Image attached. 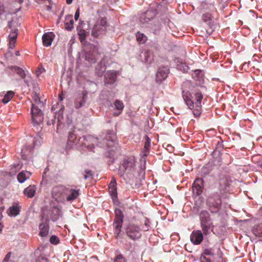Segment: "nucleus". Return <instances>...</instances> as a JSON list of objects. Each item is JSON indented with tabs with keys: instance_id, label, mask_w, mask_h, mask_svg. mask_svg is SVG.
<instances>
[{
	"instance_id": "nucleus-1",
	"label": "nucleus",
	"mask_w": 262,
	"mask_h": 262,
	"mask_svg": "<svg viewBox=\"0 0 262 262\" xmlns=\"http://www.w3.org/2000/svg\"><path fill=\"white\" fill-rule=\"evenodd\" d=\"M145 167L137 164L134 158L124 159L119 167L118 174L126 183H130L136 179H143L145 176Z\"/></svg>"
},
{
	"instance_id": "nucleus-2",
	"label": "nucleus",
	"mask_w": 262,
	"mask_h": 262,
	"mask_svg": "<svg viewBox=\"0 0 262 262\" xmlns=\"http://www.w3.org/2000/svg\"><path fill=\"white\" fill-rule=\"evenodd\" d=\"M227 186L226 181L221 179L211 189L206 201V206L211 213H217L220 210L222 204L221 198L226 193Z\"/></svg>"
},
{
	"instance_id": "nucleus-3",
	"label": "nucleus",
	"mask_w": 262,
	"mask_h": 262,
	"mask_svg": "<svg viewBox=\"0 0 262 262\" xmlns=\"http://www.w3.org/2000/svg\"><path fill=\"white\" fill-rule=\"evenodd\" d=\"M195 99L196 102H194L191 100V94L188 91H183L182 96L185 104L190 110L194 108V104L195 105V109L193 111V114L195 116H199L201 114V102L203 98V95L200 90H196L195 94Z\"/></svg>"
},
{
	"instance_id": "nucleus-4",
	"label": "nucleus",
	"mask_w": 262,
	"mask_h": 262,
	"mask_svg": "<svg viewBox=\"0 0 262 262\" xmlns=\"http://www.w3.org/2000/svg\"><path fill=\"white\" fill-rule=\"evenodd\" d=\"M32 99L33 102L31 108L32 122L35 125H38L43 120V114L39 108V107H42L43 106V103L41 102L39 97L36 93L32 96Z\"/></svg>"
},
{
	"instance_id": "nucleus-5",
	"label": "nucleus",
	"mask_w": 262,
	"mask_h": 262,
	"mask_svg": "<svg viewBox=\"0 0 262 262\" xmlns=\"http://www.w3.org/2000/svg\"><path fill=\"white\" fill-rule=\"evenodd\" d=\"M123 219L124 215L122 211L120 209H116L115 210V219L113 224L116 238L119 236L121 232Z\"/></svg>"
},
{
	"instance_id": "nucleus-6",
	"label": "nucleus",
	"mask_w": 262,
	"mask_h": 262,
	"mask_svg": "<svg viewBox=\"0 0 262 262\" xmlns=\"http://www.w3.org/2000/svg\"><path fill=\"white\" fill-rule=\"evenodd\" d=\"M69 193V188L64 185H59L52 188V196L58 202L63 203Z\"/></svg>"
},
{
	"instance_id": "nucleus-7",
	"label": "nucleus",
	"mask_w": 262,
	"mask_h": 262,
	"mask_svg": "<svg viewBox=\"0 0 262 262\" xmlns=\"http://www.w3.org/2000/svg\"><path fill=\"white\" fill-rule=\"evenodd\" d=\"M19 25L14 20H12L9 23L10 29V34L9 35V47L11 49H13L15 47V43L17 37L18 27Z\"/></svg>"
},
{
	"instance_id": "nucleus-8",
	"label": "nucleus",
	"mask_w": 262,
	"mask_h": 262,
	"mask_svg": "<svg viewBox=\"0 0 262 262\" xmlns=\"http://www.w3.org/2000/svg\"><path fill=\"white\" fill-rule=\"evenodd\" d=\"M140 227L134 224H129L126 229V235L133 241L137 240L140 237Z\"/></svg>"
},
{
	"instance_id": "nucleus-9",
	"label": "nucleus",
	"mask_w": 262,
	"mask_h": 262,
	"mask_svg": "<svg viewBox=\"0 0 262 262\" xmlns=\"http://www.w3.org/2000/svg\"><path fill=\"white\" fill-rule=\"evenodd\" d=\"M88 92L86 91H82L79 93L74 100V107L78 109L82 107L86 101Z\"/></svg>"
},
{
	"instance_id": "nucleus-10",
	"label": "nucleus",
	"mask_w": 262,
	"mask_h": 262,
	"mask_svg": "<svg viewBox=\"0 0 262 262\" xmlns=\"http://www.w3.org/2000/svg\"><path fill=\"white\" fill-rule=\"evenodd\" d=\"M204 237L201 230H194L190 234V239L194 245H199L203 241Z\"/></svg>"
},
{
	"instance_id": "nucleus-11",
	"label": "nucleus",
	"mask_w": 262,
	"mask_h": 262,
	"mask_svg": "<svg viewBox=\"0 0 262 262\" xmlns=\"http://www.w3.org/2000/svg\"><path fill=\"white\" fill-rule=\"evenodd\" d=\"M192 188L194 194L196 196L200 195L202 193L204 188L203 179H196L192 184Z\"/></svg>"
},
{
	"instance_id": "nucleus-12",
	"label": "nucleus",
	"mask_w": 262,
	"mask_h": 262,
	"mask_svg": "<svg viewBox=\"0 0 262 262\" xmlns=\"http://www.w3.org/2000/svg\"><path fill=\"white\" fill-rule=\"evenodd\" d=\"M169 70L167 67H162L159 68L156 74V80L161 82L165 80L169 73Z\"/></svg>"
},
{
	"instance_id": "nucleus-13",
	"label": "nucleus",
	"mask_w": 262,
	"mask_h": 262,
	"mask_svg": "<svg viewBox=\"0 0 262 262\" xmlns=\"http://www.w3.org/2000/svg\"><path fill=\"white\" fill-rule=\"evenodd\" d=\"M200 224H213L210 213L206 210H202L200 213Z\"/></svg>"
},
{
	"instance_id": "nucleus-14",
	"label": "nucleus",
	"mask_w": 262,
	"mask_h": 262,
	"mask_svg": "<svg viewBox=\"0 0 262 262\" xmlns=\"http://www.w3.org/2000/svg\"><path fill=\"white\" fill-rule=\"evenodd\" d=\"M91 50L85 53V59L91 63H95L97 59V52L95 50L94 46H91Z\"/></svg>"
},
{
	"instance_id": "nucleus-15",
	"label": "nucleus",
	"mask_w": 262,
	"mask_h": 262,
	"mask_svg": "<svg viewBox=\"0 0 262 262\" xmlns=\"http://www.w3.org/2000/svg\"><path fill=\"white\" fill-rule=\"evenodd\" d=\"M55 37V34L52 32L45 33L42 37L43 46H50Z\"/></svg>"
},
{
	"instance_id": "nucleus-16",
	"label": "nucleus",
	"mask_w": 262,
	"mask_h": 262,
	"mask_svg": "<svg viewBox=\"0 0 262 262\" xmlns=\"http://www.w3.org/2000/svg\"><path fill=\"white\" fill-rule=\"evenodd\" d=\"M116 74L114 71H109L104 75L105 82L108 84H113L116 79Z\"/></svg>"
},
{
	"instance_id": "nucleus-17",
	"label": "nucleus",
	"mask_w": 262,
	"mask_h": 262,
	"mask_svg": "<svg viewBox=\"0 0 262 262\" xmlns=\"http://www.w3.org/2000/svg\"><path fill=\"white\" fill-rule=\"evenodd\" d=\"M61 216V211L57 206L51 207L50 217L53 221H57Z\"/></svg>"
},
{
	"instance_id": "nucleus-18",
	"label": "nucleus",
	"mask_w": 262,
	"mask_h": 262,
	"mask_svg": "<svg viewBox=\"0 0 262 262\" xmlns=\"http://www.w3.org/2000/svg\"><path fill=\"white\" fill-rule=\"evenodd\" d=\"M70 195L66 197V200L68 202H71L77 199L79 195V190L75 189H69Z\"/></svg>"
},
{
	"instance_id": "nucleus-19",
	"label": "nucleus",
	"mask_w": 262,
	"mask_h": 262,
	"mask_svg": "<svg viewBox=\"0 0 262 262\" xmlns=\"http://www.w3.org/2000/svg\"><path fill=\"white\" fill-rule=\"evenodd\" d=\"M66 30L71 31L74 27V20L72 15H68L66 16L64 22Z\"/></svg>"
},
{
	"instance_id": "nucleus-20",
	"label": "nucleus",
	"mask_w": 262,
	"mask_h": 262,
	"mask_svg": "<svg viewBox=\"0 0 262 262\" xmlns=\"http://www.w3.org/2000/svg\"><path fill=\"white\" fill-rule=\"evenodd\" d=\"M36 190L35 185H29L24 189V193L28 198H32L34 196Z\"/></svg>"
},
{
	"instance_id": "nucleus-21",
	"label": "nucleus",
	"mask_w": 262,
	"mask_h": 262,
	"mask_svg": "<svg viewBox=\"0 0 262 262\" xmlns=\"http://www.w3.org/2000/svg\"><path fill=\"white\" fill-rule=\"evenodd\" d=\"M39 228L40 229L39 235L41 237H45L48 234V224L47 223H40L39 225Z\"/></svg>"
},
{
	"instance_id": "nucleus-22",
	"label": "nucleus",
	"mask_w": 262,
	"mask_h": 262,
	"mask_svg": "<svg viewBox=\"0 0 262 262\" xmlns=\"http://www.w3.org/2000/svg\"><path fill=\"white\" fill-rule=\"evenodd\" d=\"M31 175V173L28 171H23L18 173L17 180L19 182L23 183L27 179H29Z\"/></svg>"
},
{
	"instance_id": "nucleus-23",
	"label": "nucleus",
	"mask_w": 262,
	"mask_h": 262,
	"mask_svg": "<svg viewBox=\"0 0 262 262\" xmlns=\"http://www.w3.org/2000/svg\"><path fill=\"white\" fill-rule=\"evenodd\" d=\"M200 226L202 228L201 231L204 237L209 235L211 233L210 229H212L214 227L213 224H200Z\"/></svg>"
},
{
	"instance_id": "nucleus-24",
	"label": "nucleus",
	"mask_w": 262,
	"mask_h": 262,
	"mask_svg": "<svg viewBox=\"0 0 262 262\" xmlns=\"http://www.w3.org/2000/svg\"><path fill=\"white\" fill-rule=\"evenodd\" d=\"M114 105L115 108L119 111L118 113H114L113 115L114 116H118L119 115L124 108V104L123 102L119 100H116L114 102Z\"/></svg>"
},
{
	"instance_id": "nucleus-25",
	"label": "nucleus",
	"mask_w": 262,
	"mask_h": 262,
	"mask_svg": "<svg viewBox=\"0 0 262 262\" xmlns=\"http://www.w3.org/2000/svg\"><path fill=\"white\" fill-rule=\"evenodd\" d=\"M20 207L18 205H13L10 207L8 210L9 215L16 216L19 213Z\"/></svg>"
},
{
	"instance_id": "nucleus-26",
	"label": "nucleus",
	"mask_w": 262,
	"mask_h": 262,
	"mask_svg": "<svg viewBox=\"0 0 262 262\" xmlns=\"http://www.w3.org/2000/svg\"><path fill=\"white\" fill-rule=\"evenodd\" d=\"M113 262H127V260L122 254L119 252L115 253V255L113 259Z\"/></svg>"
},
{
	"instance_id": "nucleus-27",
	"label": "nucleus",
	"mask_w": 262,
	"mask_h": 262,
	"mask_svg": "<svg viewBox=\"0 0 262 262\" xmlns=\"http://www.w3.org/2000/svg\"><path fill=\"white\" fill-rule=\"evenodd\" d=\"M77 137L76 135L74 133V131H71L69 133L68 136V140L67 143V146L71 145V144L74 143V142L76 140Z\"/></svg>"
},
{
	"instance_id": "nucleus-28",
	"label": "nucleus",
	"mask_w": 262,
	"mask_h": 262,
	"mask_svg": "<svg viewBox=\"0 0 262 262\" xmlns=\"http://www.w3.org/2000/svg\"><path fill=\"white\" fill-rule=\"evenodd\" d=\"M255 236L261 238L262 241V223L257 225L253 230Z\"/></svg>"
},
{
	"instance_id": "nucleus-29",
	"label": "nucleus",
	"mask_w": 262,
	"mask_h": 262,
	"mask_svg": "<svg viewBox=\"0 0 262 262\" xmlns=\"http://www.w3.org/2000/svg\"><path fill=\"white\" fill-rule=\"evenodd\" d=\"M144 138L145 139V142L144 146V150H145V152L148 153V150L150 147L151 140L147 135H145ZM144 155L146 156L147 155L146 153L144 154Z\"/></svg>"
},
{
	"instance_id": "nucleus-30",
	"label": "nucleus",
	"mask_w": 262,
	"mask_h": 262,
	"mask_svg": "<svg viewBox=\"0 0 262 262\" xmlns=\"http://www.w3.org/2000/svg\"><path fill=\"white\" fill-rule=\"evenodd\" d=\"M14 95V93L12 91H9L5 95L4 98L2 99V101L6 104L8 103L13 97Z\"/></svg>"
},
{
	"instance_id": "nucleus-31",
	"label": "nucleus",
	"mask_w": 262,
	"mask_h": 262,
	"mask_svg": "<svg viewBox=\"0 0 262 262\" xmlns=\"http://www.w3.org/2000/svg\"><path fill=\"white\" fill-rule=\"evenodd\" d=\"M102 29V27L98 25H95L92 31V34L93 36L97 37L101 30Z\"/></svg>"
},
{
	"instance_id": "nucleus-32",
	"label": "nucleus",
	"mask_w": 262,
	"mask_h": 262,
	"mask_svg": "<svg viewBox=\"0 0 262 262\" xmlns=\"http://www.w3.org/2000/svg\"><path fill=\"white\" fill-rule=\"evenodd\" d=\"M13 71L19 75L22 78H25L26 74L24 70L18 67H14L13 68Z\"/></svg>"
},
{
	"instance_id": "nucleus-33",
	"label": "nucleus",
	"mask_w": 262,
	"mask_h": 262,
	"mask_svg": "<svg viewBox=\"0 0 262 262\" xmlns=\"http://www.w3.org/2000/svg\"><path fill=\"white\" fill-rule=\"evenodd\" d=\"M137 40L140 43H144L146 40V36L143 33L137 32L136 34Z\"/></svg>"
},
{
	"instance_id": "nucleus-34",
	"label": "nucleus",
	"mask_w": 262,
	"mask_h": 262,
	"mask_svg": "<svg viewBox=\"0 0 262 262\" xmlns=\"http://www.w3.org/2000/svg\"><path fill=\"white\" fill-rule=\"evenodd\" d=\"M79 38L81 42L84 41L87 35V33L84 30H80L77 32Z\"/></svg>"
},
{
	"instance_id": "nucleus-35",
	"label": "nucleus",
	"mask_w": 262,
	"mask_h": 262,
	"mask_svg": "<svg viewBox=\"0 0 262 262\" xmlns=\"http://www.w3.org/2000/svg\"><path fill=\"white\" fill-rule=\"evenodd\" d=\"M108 191L113 200H115L117 198V187L110 188L108 189Z\"/></svg>"
},
{
	"instance_id": "nucleus-36",
	"label": "nucleus",
	"mask_w": 262,
	"mask_h": 262,
	"mask_svg": "<svg viewBox=\"0 0 262 262\" xmlns=\"http://www.w3.org/2000/svg\"><path fill=\"white\" fill-rule=\"evenodd\" d=\"M201 76V72L200 70L194 71L192 74V78L196 81L199 80Z\"/></svg>"
},
{
	"instance_id": "nucleus-37",
	"label": "nucleus",
	"mask_w": 262,
	"mask_h": 262,
	"mask_svg": "<svg viewBox=\"0 0 262 262\" xmlns=\"http://www.w3.org/2000/svg\"><path fill=\"white\" fill-rule=\"evenodd\" d=\"M84 172L86 173L84 176V179H87L89 177H92L93 176V172L92 170L89 169H85Z\"/></svg>"
},
{
	"instance_id": "nucleus-38",
	"label": "nucleus",
	"mask_w": 262,
	"mask_h": 262,
	"mask_svg": "<svg viewBox=\"0 0 262 262\" xmlns=\"http://www.w3.org/2000/svg\"><path fill=\"white\" fill-rule=\"evenodd\" d=\"M50 241L51 244H57L59 243V240L56 236L53 235L50 237Z\"/></svg>"
},
{
	"instance_id": "nucleus-39",
	"label": "nucleus",
	"mask_w": 262,
	"mask_h": 262,
	"mask_svg": "<svg viewBox=\"0 0 262 262\" xmlns=\"http://www.w3.org/2000/svg\"><path fill=\"white\" fill-rule=\"evenodd\" d=\"M203 255L206 256L213 255V251L212 249H206L203 252Z\"/></svg>"
},
{
	"instance_id": "nucleus-40",
	"label": "nucleus",
	"mask_w": 262,
	"mask_h": 262,
	"mask_svg": "<svg viewBox=\"0 0 262 262\" xmlns=\"http://www.w3.org/2000/svg\"><path fill=\"white\" fill-rule=\"evenodd\" d=\"M117 187V183L115 178H113L111 182L108 185V189L116 188Z\"/></svg>"
},
{
	"instance_id": "nucleus-41",
	"label": "nucleus",
	"mask_w": 262,
	"mask_h": 262,
	"mask_svg": "<svg viewBox=\"0 0 262 262\" xmlns=\"http://www.w3.org/2000/svg\"><path fill=\"white\" fill-rule=\"evenodd\" d=\"M201 262H211L209 258L207 257L205 255H202L200 257Z\"/></svg>"
},
{
	"instance_id": "nucleus-42",
	"label": "nucleus",
	"mask_w": 262,
	"mask_h": 262,
	"mask_svg": "<svg viewBox=\"0 0 262 262\" xmlns=\"http://www.w3.org/2000/svg\"><path fill=\"white\" fill-rule=\"evenodd\" d=\"M83 25H84V23H83V21L80 20L78 26L77 27V32H79V31L80 30H84L82 27Z\"/></svg>"
},
{
	"instance_id": "nucleus-43",
	"label": "nucleus",
	"mask_w": 262,
	"mask_h": 262,
	"mask_svg": "<svg viewBox=\"0 0 262 262\" xmlns=\"http://www.w3.org/2000/svg\"><path fill=\"white\" fill-rule=\"evenodd\" d=\"M203 19L206 21H207V20H210L211 19V15L209 13L203 14Z\"/></svg>"
},
{
	"instance_id": "nucleus-44",
	"label": "nucleus",
	"mask_w": 262,
	"mask_h": 262,
	"mask_svg": "<svg viewBox=\"0 0 262 262\" xmlns=\"http://www.w3.org/2000/svg\"><path fill=\"white\" fill-rule=\"evenodd\" d=\"M11 255V252H10L7 253V254L6 255L5 257L4 258V260L2 262H9V259Z\"/></svg>"
},
{
	"instance_id": "nucleus-45",
	"label": "nucleus",
	"mask_w": 262,
	"mask_h": 262,
	"mask_svg": "<svg viewBox=\"0 0 262 262\" xmlns=\"http://www.w3.org/2000/svg\"><path fill=\"white\" fill-rule=\"evenodd\" d=\"M35 1L37 3H38L39 4L46 3V2H48L49 4H50V3L51 2V0H35Z\"/></svg>"
},
{
	"instance_id": "nucleus-46",
	"label": "nucleus",
	"mask_w": 262,
	"mask_h": 262,
	"mask_svg": "<svg viewBox=\"0 0 262 262\" xmlns=\"http://www.w3.org/2000/svg\"><path fill=\"white\" fill-rule=\"evenodd\" d=\"M79 14H80V10H79V9H78L76 12H75V20H78L79 17Z\"/></svg>"
},
{
	"instance_id": "nucleus-47",
	"label": "nucleus",
	"mask_w": 262,
	"mask_h": 262,
	"mask_svg": "<svg viewBox=\"0 0 262 262\" xmlns=\"http://www.w3.org/2000/svg\"><path fill=\"white\" fill-rule=\"evenodd\" d=\"M38 262H48V260L46 258L44 257H39Z\"/></svg>"
},
{
	"instance_id": "nucleus-48",
	"label": "nucleus",
	"mask_w": 262,
	"mask_h": 262,
	"mask_svg": "<svg viewBox=\"0 0 262 262\" xmlns=\"http://www.w3.org/2000/svg\"><path fill=\"white\" fill-rule=\"evenodd\" d=\"M4 11L3 4L0 1V15Z\"/></svg>"
},
{
	"instance_id": "nucleus-49",
	"label": "nucleus",
	"mask_w": 262,
	"mask_h": 262,
	"mask_svg": "<svg viewBox=\"0 0 262 262\" xmlns=\"http://www.w3.org/2000/svg\"><path fill=\"white\" fill-rule=\"evenodd\" d=\"M182 68H179V69L181 70H183L184 71H185L186 70H187V68L188 67L185 65V64H182Z\"/></svg>"
},
{
	"instance_id": "nucleus-50",
	"label": "nucleus",
	"mask_w": 262,
	"mask_h": 262,
	"mask_svg": "<svg viewBox=\"0 0 262 262\" xmlns=\"http://www.w3.org/2000/svg\"><path fill=\"white\" fill-rule=\"evenodd\" d=\"M148 221L147 220H146L145 221V225L146 226V228L144 229V231H147L148 230Z\"/></svg>"
},
{
	"instance_id": "nucleus-51",
	"label": "nucleus",
	"mask_w": 262,
	"mask_h": 262,
	"mask_svg": "<svg viewBox=\"0 0 262 262\" xmlns=\"http://www.w3.org/2000/svg\"><path fill=\"white\" fill-rule=\"evenodd\" d=\"M145 54V56L146 57V58H145V60L146 61H148V52H146L144 53Z\"/></svg>"
},
{
	"instance_id": "nucleus-52",
	"label": "nucleus",
	"mask_w": 262,
	"mask_h": 262,
	"mask_svg": "<svg viewBox=\"0 0 262 262\" xmlns=\"http://www.w3.org/2000/svg\"><path fill=\"white\" fill-rule=\"evenodd\" d=\"M59 99L60 101H62L63 100V96H62V93H61L60 94H59Z\"/></svg>"
},
{
	"instance_id": "nucleus-53",
	"label": "nucleus",
	"mask_w": 262,
	"mask_h": 262,
	"mask_svg": "<svg viewBox=\"0 0 262 262\" xmlns=\"http://www.w3.org/2000/svg\"><path fill=\"white\" fill-rule=\"evenodd\" d=\"M56 105H59V103H57ZM60 109H59V111L61 110H63L64 108V106L62 105V104L60 105Z\"/></svg>"
},
{
	"instance_id": "nucleus-54",
	"label": "nucleus",
	"mask_w": 262,
	"mask_h": 262,
	"mask_svg": "<svg viewBox=\"0 0 262 262\" xmlns=\"http://www.w3.org/2000/svg\"><path fill=\"white\" fill-rule=\"evenodd\" d=\"M68 4H71L73 0H66Z\"/></svg>"
},
{
	"instance_id": "nucleus-55",
	"label": "nucleus",
	"mask_w": 262,
	"mask_h": 262,
	"mask_svg": "<svg viewBox=\"0 0 262 262\" xmlns=\"http://www.w3.org/2000/svg\"><path fill=\"white\" fill-rule=\"evenodd\" d=\"M52 7L50 5L47 6V9L48 10H51Z\"/></svg>"
},
{
	"instance_id": "nucleus-56",
	"label": "nucleus",
	"mask_w": 262,
	"mask_h": 262,
	"mask_svg": "<svg viewBox=\"0 0 262 262\" xmlns=\"http://www.w3.org/2000/svg\"><path fill=\"white\" fill-rule=\"evenodd\" d=\"M16 2H17L19 3H21L23 2L24 0H15Z\"/></svg>"
},
{
	"instance_id": "nucleus-57",
	"label": "nucleus",
	"mask_w": 262,
	"mask_h": 262,
	"mask_svg": "<svg viewBox=\"0 0 262 262\" xmlns=\"http://www.w3.org/2000/svg\"><path fill=\"white\" fill-rule=\"evenodd\" d=\"M88 148H94V146L93 145V146L91 147V146H90L89 145H88Z\"/></svg>"
},
{
	"instance_id": "nucleus-58",
	"label": "nucleus",
	"mask_w": 262,
	"mask_h": 262,
	"mask_svg": "<svg viewBox=\"0 0 262 262\" xmlns=\"http://www.w3.org/2000/svg\"><path fill=\"white\" fill-rule=\"evenodd\" d=\"M15 54H16V55H19V52H18V51L16 52Z\"/></svg>"
},
{
	"instance_id": "nucleus-59",
	"label": "nucleus",
	"mask_w": 262,
	"mask_h": 262,
	"mask_svg": "<svg viewBox=\"0 0 262 262\" xmlns=\"http://www.w3.org/2000/svg\"><path fill=\"white\" fill-rule=\"evenodd\" d=\"M55 110V108H54V106H53L52 108V110Z\"/></svg>"
},
{
	"instance_id": "nucleus-60",
	"label": "nucleus",
	"mask_w": 262,
	"mask_h": 262,
	"mask_svg": "<svg viewBox=\"0 0 262 262\" xmlns=\"http://www.w3.org/2000/svg\"><path fill=\"white\" fill-rule=\"evenodd\" d=\"M218 144H219V145H220V146H221V145H222V144H220V143H219V142L218 143Z\"/></svg>"
}]
</instances>
